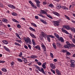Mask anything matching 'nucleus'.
<instances>
[{
  "label": "nucleus",
  "mask_w": 75,
  "mask_h": 75,
  "mask_svg": "<svg viewBox=\"0 0 75 75\" xmlns=\"http://www.w3.org/2000/svg\"><path fill=\"white\" fill-rule=\"evenodd\" d=\"M35 67L36 69H37L40 72H42L43 74H45V72L44 71L43 68H42L41 69L40 67L37 65L35 66Z\"/></svg>",
  "instance_id": "f257e3e1"
},
{
  "label": "nucleus",
  "mask_w": 75,
  "mask_h": 75,
  "mask_svg": "<svg viewBox=\"0 0 75 75\" xmlns=\"http://www.w3.org/2000/svg\"><path fill=\"white\" fill-rule=\"evenodd\" d=\"M25 41L28 44H32V42H31V40L30 38L28 37L25 39Z\"/></svg>",
  "instance_id": "f03ea898"
},
{
  "label": "nucleus",
  "mask_w": 75,
  "mask_h": 75,
  "mask_svg": "<svg viewBox=\"0 0 75 75\" xmlns=\"http://www.w3.org/2000/svg\"><path fill=\"white\" fill-rule=\"evenodd\" d=\"M50 38H54V36H52L51 35H47V40L49 42H51V40L50 39Z\"/></svg>",
  "instance_id": "7ed1b4c3"
},
{
  "label": "nucleus",
  "mask_w": 75,
  "mask_h": 75,
  "mask_svg": "<svg viewBox=\"0 0 75 75\" xmlns=\"http://www.w3.org/2000/svg\"><path fill=\"white\" fill-rule=\"evenodd\" d=\"M35 1L36 3V5H37L38 7H40V1L38 0H34Z\"/></svg>",
  "instance_id": "20e7f679"
},
{
  "label": "nucleus",
  "mask_w": 75,
  "mask_h": 75,
  "mask_svg": "<svg viewBox=\"0 0 75 75\" xmlns=\"http://www.w3.org/2000/svg\"><path fill=\"white\" fill-rule=\"evenodd\" d=\"M42 48L43 50V52H46L47 50H46V47L45 46L42 44L41 45Z\"/></svg>",
  "instance_id": "39448f33"
},
{
  "label": "nucleus",
  "mask_w": 75,
  "mask_h": 75,
  "mask_svg": "<svg viewBox=\"0 0 75 75\" xmlns=\"http://www.w3.org/2000/svg\"><path fill=\"white\" fill-rule=\"evenodd\" d=\"M54 25H57V26H58V25H59V23H60V22H59V21H54Z\"/></svg>",
  "instance_id": "423d86ee"
},
{
  "label": "nucleus",
  "mask_w": 75,
  "mask_h": 75,
  "mask_svg": "<svg viewBox=\"0 0 75 75\" xmlns=\"http://www.w3.org/2000/svg\"><path fill=\"white\" fill-rule=\"evenodd\" d=\"M63 28H65L66 30H70V29L71 28H70V27L68 25H64L63 26Z\"/></svg>",
  "instance_id": "0eeeda50"
},
{
  "label": "nucleus",
  "mask_w": 75,
  "mask_h": 75,
  "mask_svg": "<svg viewBox=\"0 0 75 75\" xmlns=\"http://www.w3.org/2000/svg\"><path fill=\"white\" fill-rule=\"evenodd\" d=\"M61 30L64 33H66V34H69V33H68V32L67 30H65V29H64L63 28H61Z\"/></svg>",
  "instance_id": "6e6552de"
},
{
  "label": "nucleus",
  "mask_w": 75,
  "mask_h": 75,
  "mask_svg": "<svg viewBox=\"0 0 75 75\" xmlns=\"http://www.w3.org/2000/svg\"><path fill=\"white\" fill-rule=\"evenodd\" d=\"M50 66L52 69H55V65L53 63H51L50 64Z\"/></svg>",
  "instance_id": "1a4fd4ad"
},
{
  "label": "nucleus",
  "mask_w": 75,
  "mask_h": 75,
  "mask_svg": "<svg viewBox=\"0 0 75 75\" xmlns=\"http://www.w3.org/2000/svg\"><path fill=\"white\" fill-rule=\"evenodd\" d=\"M37 56L35 55H32L30 57V58H31L32 59H35L36 58H37Z\"/></svg>",
  "instance_id": "9d476101"
},
{
  "label": "nucleus",
  "mask_w": 75,
  "mask_h": 75,
  "mask_svg": "<svg viewBox=\"0 0 75 75\" xmlns=\"http://www.w3.org/2000/svg\"><path fill=\"white\" fill-rule=\"evenodd\" d=\"M30 35L31 37H32V38H36V36H35V35L32 33H30Z\"/></svg>",
  "instance_id": "9b49d317"
},
{
  "label": "nucleus",
  "mask_w": 75,
  "mask_h": 75,
  "mask_svg": "<svg viewBox=\"0 0 75 75\" xmlns=\"http://www.w3.org/2000/svg\"><path fill=\"white\" fill-rule=\"evenodd\" d=\"M8 7H10V8H13V9H14L15 8H16V7L12 5H8Z\"/></svg>",
  "instance_id": "f8f14e48"
},
{
  "label": "nucleus",
  "mask_w": 75,
  "mask_h": 75,
  "mask_svg": "<svg viewBox=\"0 0 75 75\" xmlns=\"http://www.w3.org/2000/svg\"><path fill=\"white\" fill-rule=\"evenodd\" d=\"M35 48L36 49H37L38 50L41 51V47H40V46L39 45H37L35 47Z\"/></svg>",
  "instance_id": "ddd939ff"
},
{
  "label": "nucleus",
  "mask_w": 75,
  "mask_h": 75,
  "mask_svg": "<svg viewBox=\"0 0 75 75\" xmlns=\"http://www.w3.org/2000/svg\"><path fill=\"white\" fill-rule=\"evenodd\" d=\"M46 64H47V63L45 62L42 64V67L44 68V69H46Z\"/></svg>",
  "instance_id": "4468645a"
},
{
  "label": "nucleus",
  "mask_w": 75,
  "mask_h": 75,
  "mask_svg": "<svg viewBox=\"0 0 75 75\" xmlns=\"http://www.w3.org/2000/svg\"><path fill=\"white\" fill-rule=\"evenodd\" d=\"M41 35L43 37H44V38L46 37V36H47V35H46V34L43 32H41Z\"/></svg>",
  "instance_id": "2eb2a0df"
},
{
  "label": "nucleus",
  "mask_w": 75,
  "mask_h": 75,
  "mask_svg": "<svg viewBox=\"0 0 75 75\" xmlns=\"http://www.w3.org/2000/svg\"><path fill=\"white\" fill-rule=\"evenodd\" d=\"M53 14L55 15H56V16H58V17L60 16V15H59V14L58 13V12H53Z\"/></svg>",
  "instance_id": "dca6fc26"
},
{
  "label": "nucleus",
  "mask_w": 75,
  "mask_h": 75,
  "mask_svg": "<svg viewBox=\"0 0 75 75\" xmlns=\"http://www.w3.org/2000/svg\"><path fill=\"white\" fill-rule=\"evenodd\" d=\"M58 40L61 41L62 42H64V39H63L62 37H61L60 38H59Z\"/></svg>",
  "instance_id": "f3484780"
},
{
  "label": "nucleus",
  "mask_w": 75,
  "mask_h": 75,
  "mask_svg": "<svg viewBox=\"0 0 75 75\" xmlns=\"http://www.w3.org/2000/svg\"><path fill=\"white\" fill-rule=\"evenodd\" d=\"M40 21L42 22V23H43L44 24H47V23L46 22H45V21H44L43 19H40Z\"/></svg>",
  "instance_id": "a211bd4d"
},
{
  "label": "nucleus",
  "mask_w": 75,
  "mask_h": 75,
  "mask_svg": "<svg viewBox=\"0 0 75 75\" xmlns=\"http://www.w3.org/2000/svg\"><path fill=\"white\" fill-rule=\"evenodd\" d=\"M61 7V5H57L56 6V8L57 9H60Z\"/></svg>",
  "instance_id": "6ab92c4d"
},
{
  "label": "nucleus",
  "mask_w": 75,
  "mask_h": 75,
  "mask_svg": "<svg viewBox=\"0 0 75 75\" xmlns=\"http://www.w3.org/2000/svg\"><path fill=\"white\" fill-rule=\"evenodd\" d=\"M54 35L55 36L56 38H57L58 39L59 38V35L57 34V33H54Z\"/></svg>",
  "instance_id": "aec40b11"
},
{
  "label": "nucleus",
  "mask_w": 75,
  "mask_h": 75,
  "mask_svg": "<svg viewBox=\"0 0 75 75\" xmlns=\"http://www.w3.org/2000/svg\"><path fill=\"white\" fill-rule=\"evenodd\" d=\"M57 75H61V73L60 71L58 69H57L56 71Z\"/></svg>",
  "instance_id": "412c9836"
},
{
  "label": "nucleus",
  "mask_w": 75,
  "mask_h": 75,
  "mask_svg": "<svg viewBox=\"0 0 75 75\" xmlns=\"http://www.w3.org/2000/svg\"><path fill=\"white\" fill-rule=\"evenodd\" d=\"M29 29L32 31H35V29H33L31 27H30L29 28Z\"/></svg>",
  "instance_id": "4be33fe9"
},
{
  "label": "nucleus",
  "mask_w": 75,
  "mask_h": 75,
  "mask_svg": "<svg viewBox=\"0 0 75 75\" xmlns=\"http://www.w3.org/2000/svg\"><path fill=\"white\" fill-rule=\"evenodd\" d=\"M32 44L34 46H35V40L34 39H32Z\"/></svg>",
  "instance_id": "5701e85b"
},
{
  "label": "nucleus",
  "mask_w": 75,
  "mask_h": 75,
  "mask_svg": "<svg viewBox=\"0 0 75 75\" xmlns=\"http://www.w3.org/2000/svg\"><path fill=\"white\" fill-rule=\"evenodd\" d=\"M4 49H5L6 51H10V50L8 49L7 47H6V46H4Z\"/></svg>",
  "instance_id": "b1692460"
},
{
  "label": "nucleus",
  "mask_w": 75,
  "mask_h": 75,
  "mask_svg": "<svg viewBox=\"0 0 75 75\" xmlns=\"http://www.w3.org/2000/svg\"><path fill=\"white\" fill-rule=\"evenodd\" d=\"M70 30L72 32L75 33V29L74 27L70 28Z\"/></svg>",
  "instance_id": "393cba45"
},
{
  "label": "nucleus",
  "mask_w": 75,
  "mask_h": 75,
  "mask_svg": "<svg viewBox=\"0 0 75 75\" xmlns=\"http://www.w3.org/2000/svg\"><path fill=\"white\" fill-rule=\"evenodd\" d=\"M2 21L4 23H7L8 20L6 19L3 18L2 19Z\"/></svg>",
  "instance_id": "a878e982"
},
{
  "label": "nucleus",
  "mask_w": 75,
  "mask_h": 75,
  "mask_svg": "<svg viewBox=\"0 0 75 75\" xmlns=\"http://www.w3.org/2000/svg\"><path fill=\"white\" fill-rule=\"evenodd\" d=\"M47 6L48 7H51L52 8V7H54V5H52V4H48L47 5Z\"/></svg>",
  "instance_id": "bb28decb"
},
{
  "label": "nucleus",
  "mask_w": 75,
  "mask_h": 75,
  "mask_svg": "<svg viewBox=\"0 0 75 75\" xmlns=\"http://www.w3.org/2000/svg\"><path fill=\"white\" fill-rule=\"evenodd\" d=\"M22 59H23V61H25V63H27V59H25L24 57H22Z\"/></svg>",
  "instance_id": "cd10ccee"
},
{
  "label": "nucleus",
  "mask_w": 75,
  "mask_h": 75,
  "mask_svg": "<svg viewBox=\"0 0 75 75\" xmlns=\"http://www.w3.org/2000/svg\"><path fill=\"white\" fill-rule=\"evenodd\" d=\"M41 12H42V14H45L46 15V14H47V13L46 12H45V11L43 10H41Z\"/></svg>",
  "instance_id": "c85d7f7f"
},
{
  "label": "nucleus",
  "mask_w": 75,
  "mask_h": 75,
  "mask_svg": "<svg viewBox=\"0 0 75 75\" xmlns=\"http://www.w3.org/2000/svg\"><path fill=\"white\" fill-rule=\"evenodd\" d=\"M75 45L74 44H70V46H69V47L70 48H73V47H75Z\"/></svg>",
  "instance_id": "c756f323"
},
{
  "label": "nucleus",
  "mask_w": 75,
  "mask_h": 75,
  "mask_svg": "<svg viewBox=\"0 0 75 75\" xmlns=\"http://www.w3.org/2000/svg\"><path fill=\"white\" fill-rule=\"evenodd\" d=\"M11 14L12 16H17V13L14 12L12 13Z\"/></svg>",
  "instance_id": "7c9ffc66"
},
{
  "label": "nucleus",
  "mask_w": 75,
  "mask_h": 75,
  "mask_svg": "<svg viewBox=\"0 0 75 75\" xmlns=\"http://www.w3.org/2000/svg\"><path fill=\"white\" fill-rule=\"evenodd\" d=\"M12 21H14V22H15V23H19L18 21H17L16 19L14 18H13L12 19Z\"/></svg>",
  "instance_id": "2f4dec72"
},
{
  "label": "nucleus",
  "mask_w": 75,
  "mask_h": 75,
  "mask_svg": "<svg viewBox=\"0 0 75 75\" xmlns=\"http://www.w3.org/2000/svg\"><path fill=\"white\" fill-rule=\"evenodd\" d=\"M31 24L32 25H33V27H37L36 24L34 23H31Z\"/></svg>",
  "instance_id": "473e14b6"
},
{
  "label": "nucleus",
  "mask_w": 75,
  "mask_h": 75,
  "mask_svg": "<svg viewBox=\"0 0 75 75\" xmlns=\"http://www.w3.org/2000/svg\"><path fill=\"white\" fill-rule=\"evenodd\" d=\"M47 16L50 18H51V19H52V17L51 16V15H50L48 14L47 13V14H46Z\"/></svg>",
  "instance_id": "72a5a7b5"
},
{
  "label": "nucleus",
  "mask_w": 75,
  "mask_h": 75,
  "mask_svg": "<svg viewBox=\"0 0 75 75\" xmlns=\"http://www.w3.org/2000/svg\"><path fill=\"white\" fill-rule=\"evenodd\" d=\"M62 8L63 10H68V8L65 6H63L62 7Z\"/></svg>",
  "instance_id": "f704fd0d"
},
{
  "label": "nucleus",
  "mask_w": 75,
  "mask_h": 75,
  "mask_svg": "<svg viewBox=\"0 0 75 75\" xmlns=\"http://www.w3.org/2000/svg\"><path fill=\"white\" fill-rule=\"evenodd\" d=\"M3 42L5 44H8V41L7 40H3Z\"/></svg>",
  "instance_id": "c9c22d12"
},
{
  "label": "nucleus",
  "mask_w": 75,
  "mask_h": 75,
  "mask_svg": "<svg viewBox=\"0 0 75 75\" xmlns=\"http://www.w3.org/2000/svg\"><path fill=\"white\" fill-rule=\"evenodd\" d=\"M64 16H65V17H66V18H67V20H71L70 19V18H69V17L68 16H67L65 15Z\"/></svg>",
  "instance_id": "e433bc0d"
},
{
  "label": "nucleus",
  "mask_w": 75,
  "mask_h": 75,
  "mask_svg": "<svg viewBox=\"0 0 75 75\" xmlns=\"http://www.w3.org/2000/svg\"><path fill=\"white\" fill-rule=\"evenodd\" d=\"M17 59L18 62H23V60L22 59L19 58Z\"/></svg>",
  "instance_id": "4c0bfd02"
},
{
  "label": "nucleus",
  "mask_w": 75,
  "mask_h": 75,
  "mask_svg": "<svg viewBox=\"0 0 75 75\" xmlns=\"http://www.w3.org/2000/svg\"><path fill=\"white\" fill-rule=\"evenodd\" d=\"M1 70L2 71H3L4 72H7V70L6 69L3 68L1 69Z\"/></svg>",
  "instance_id": "58836bf2"
},
{
  "label": "nucleus",
  "mask_w": 75,
  "mask_h": 75,
  "mask_svg": "<svg viewBox=\"0 0 75 75\" xmlns=\"http://www.w3.org/2000/svg\"><path fill=\"white\" fill-rule=\"evenodd\" d=\"M14 64H15V63H14V62H11V67H13V66H14Z\"/></svg>",
  "instance_id": "ea45409f"
},
{
  "label": "nucleus",
  "mask_w": 75,
  "mask_h": 75,
  "mask_svg": "<svg viewBox=\"0 0 75 75\" xmlns=\"http://www.w3.org/2000/svg\"><path fill=\"white\" fill-rule=\"evenodd\" d=\"M14 44L16 45H18V46H19V47H21V45L19 44V43H17V42H15L14 43Z\"/></svg>",
  "instance_id": "a19ab883"
},
{
  "label": "nucleus",
  "mask_w": 75,
  "mask_h": 75,
  "mask_svg": "<svg viewBox=\"0 0 75 75\" xmlns=\"http://www.w3.org/2000/svg\"><path fill=\"white\" fill-rule=\"evenodd\" d=\"M66 44L67 45H68L69 47L70 45H71V44H70L69 43V42L68 41H67L66 42Z\"/></svg>",
  "instance_id": "79ce46f5"
},
{
  "label": "nucleus",
  "mask_w": 75,
  "mask_h": 75,
  "mask_svg": "<svg viewBox=\"0 0 75 75\" xmlns=\"http://www.w3.org/2000/svg\"><path fill=\"white\" fill-rule=\"evenodd\" d=\"M16 41H17V42H19V43H20V44H21V43H22V41H21V40H16Z\"/></svg>",
  "instance_id": "37998d69"
},
{
  "label": "nucleus",
  "mask_w": 75,
  "mask_h": 75,
  "mask_svg": "<svg viewBox=\"0 0 75 75\" xmlns=\"http://www.w3.org/2000/svg\"><path fill=\"white\" fill-rule=\"evenodd\" d=\"M75 65L74 63H72L71 64V67H72V68H74L75 67Z\"/></svg>",
  "instance_id": "c03bdc74"
},
{
  "label": "nucleus",
  "mask_w": 75,
  "mask_h": 75,
  "mask_svg": "<svg viewBox=\"0 0 75 75\" xmlns=\"http://www.w3.org/2000/svg\"><path fill=\"white\" fill-rule=\"evenodd\" d=\"M50 70L51 72H53V73L54 74H55V71L53 70V69H51Z\"/></svg>",
  "instance_id": "a18cd8bd"
},
{
  "label": "nucleus",
  "mask_w": 75,
  "mask_h": 75,
  "mask_svg": "<svg viewBox=\"0 0 75 75\" xmlns=\"http://www.w3.org/2000/svg\"><path fill=\"white\" fill-rule=\"evenodd\" d=\"M67 51V50H62L61 51V52H63V53H65V52H66Z\"/></svg>",
  "instance_id": "49530a36"
},
{
  "label": "nucleus",
  "mask_w": 75,
  "mask_h": 75,
  "mask_svg": "<svg viewBox=\"0 0 75 75\" xmlns=\"http://www.w3.org/2000/svg\"><path fill=\"white\" fill-rule=\"evenodd\" d=\"M50 56L52 58H54V56L53 55V54L52 53H51V52H50Z\"/></svg>",
  "instance_id": "de8ad7c7"
},
{
  "label": "nucleus",
  "mask_w": 75,
  "mask_h": 75,
  "mask_svg": "<svg viewBox=\"0 0 75 75\" xmlns=\"http://www.w3.org/2000/svg\"><path fill=\"white\" fill-rule=\"evenodd\" d=\"M37 63L39 66H40V65H42L41 63L40 62H37Z\"/></svg>",
  "instance_id": "09e8293b"
},
{
  "label": "nucleus",
  "mask_w": 75,
  "mask_h": 75,
  "mask_svg": "<svg viewBox=\"0 0 75 75\" xmlns=\"http://www.w3.org/2000/svg\"><path fill=\"white\" fill-rule=\"evenodd\" d=\"M64 48H69V47H68V45H64Z\"/></svg>",
  "instance_id": "8fccbe9b"
},
{
  "label": "nucleus",
  "mask_w": 75,
  "mask_h": 75,
  "mask_svg": "<svg viewBox=\"0 0 75 75\" xmlns=\"http://www.w3.org/2000/svg\"><path fill=\"white\" fill-rule=\"evenodd\" d=\"M66 52V54H67V55H71V53L69 52L67 50Z\"/></svg>",
  "instance_id": "3c124183"
},
{
  "label": "nucleus",
  "mask_w": 75,
  "mask_h": 75,
  "mask_svg": "<svg viewBox=\"0 0 75 75\" xmlns=\"http://www.w3.org/2000/svg\"><path fill=\"white\" fill-rule=\"evenodd\" d=\"M29 3H30V4L32 6V5H33L34 4H33V2H31V1H29Z\"/></svg>",
  "instance_id": "603ef678"
},
{
  "label": "nucleus",
  "mask_w": 75,
  "mask_h": 75,
  "mask_svg": "<svg viewBox=\"0 0 75 75\" xmlns=\"http://www.w3.org/2000/svg\"><path fill=\"white\" fill-rule=\"evenodd\" d=\"M43 4L44 5H46L47 6V5H48V4H47V3H46V2H43Z\"/></svg>",
  "instance_id": "864d4df0"
},
{
  "label": "nucleus",
  "mask_w": 75,
  "mask_h": 75,
  "mask_svg": "<svg viewBox=\"0 0 75 75\" xmlns=\"http://www.w3.org/2000/svg\"><path fill=\"white\" fill-rule=\"evenodd\" d=\"M38 16H40V17H42V18H44V16L41 15V14H38Z\"/></svg>",
  "instance_id": "5fc2aeb1"
},
{
  "label": "nucleus",
  "mask_w": 75,
  "mask_h": 75,
  "mask_svg": "<svg viewBox=\"0 0 75 75\" xmlns=\"http://www.w3.org/2000/svg\"><path fill=\"white\" fill-rule=\"evenodd\" d=\"M71 64H74L75 62V61L71 60Z\"/></svg>",
  "instance_id": "6e6d98bb"
},
{
  "label": "nucleus",
  "mask_w": 75,
  "mask_h": 75,
  "mask_svg": "<svg viewBox=\"0 0 75 75\" xmlns=\"http://www.w3.org/2000/svg\"><path fill=\"white\" fill-rule=\"evenodd\" d=\"M28 46L29 49H31V46L29 44L28 45Z\"/></svg>",
  "instance_id": "4d7b16f0"
},
{
  "label": "nucleus",
  "mask_w": 75,
  "mask_h": 75,
  "mask_svg": "<svg viewBox=\"0 0 75 75\" xmlns=\"http://www.w3.org/2000/svg\"><path fill=\"white\" fill-rule=\"evenodd\" d=\"M32 7H33L34 8H37L34 5V4L32 5Z\"/></svg>",
  "instance_id": "13d9d810"
},
{
  "label": "nucleus",
  "mask_w": 75,
  "mask_h": 75,
  "mask_svg": "<svg viewBox=\"0 0 75 75\" xmlns=\"http://www.w3.org/2000/svg\"><path fill=\"white\" fill-rule=\"evenodd\" d=\"M22 55H23V53H22V52H21L20 54L19 55V57H21Z\"/></svg>",
  "instance_id": "bf43d9fd"
},
{
  "label": "nucleus",
  "mask_w": 75,
  "mask_h": 75,
  "mask_svg": "<svg viewBox=\"0 0 75 75\" xmlns=\"http://www.w3.org/2000/svg\"><path fill=\"white\" fill-rule=\"evenodd\" d=\"M17 27H18V28H21V26L20 25L18 24L17 25Z\"/></svg>",
  "instance_id": "052dcab7"
},
{
  "label": "nucleus",
  "mask_w": 75,
  "mask_h": 75,
  "mask_svg": "<svg viewBox=\"0 0 75 75\" xmlns=\"http://www.w3.org/2000/svg\"><path fill=\"white\" fill-rule=\"evenodd\" d=\"M72 41L73 42V43L75 44V39H72Z\"/></svg>",
  "instance_id": "680f3d73"
},
{
  "label": "nucleus",
  "mask_w": 75,
  "mask_h": 75,
  "mask_svg": "<svg viewBox=\"0 0 75 75\" xmlns=\"http://www.w3.org/2000/svg\"><path fill=\"white\" fill-rule=\"evenodd\" d=\"M3 24V22H2V21L0 20V25H1Z\"/></svg>",
  "instance_id": "e2e57ef3"
},
{
  "label": "nucleus",
  "mask_w": 75,
  "mask_h": 75,
  "mask_svg": "<svg viewBox=\"0 0 75 75\" xmlns=\"http://www.w3.org/2000/svg\"><path fill=\"white\" fill-rule=\"evenodd\" d=\"M5 61H3L0 60V63H4Z\"/></svg>",
  "instance_id": "0e129e2a"
},
{
  "label": "nucleus",
  "mask_w": 75,
  "mask_h": 75,
  "mask_svg": "<svg viewBox=\"0 0 75 75\" xmlns=\"http://www.w3.org/2000/svg\"><path fill=\"white\" fill-rule=\"evenodd\" d=\"M24 47L25 49H28V47H27V46L26 45H25L24 46Z\"/></svg>",
  "instance_id": "69168bd1"
},
{
  "label": "nucleus",
  "mask_w": 75,
  "mask_h": 75,
  "mask_svg": "<svg viewBox=\"0 0 75 75\" xmlns=\"http://www.w3.org/2000/svg\"><path fill=\"white\" fill-rule=\"evenodd\" d=\"M69 38H72V36L71 35H70V36H69Z\"/></svg>",
  "instance_id": "338daca9"
},
{
  "label": "nucleus",
  "mask_w": 75,
  "mask_h": 75,
  "mask_svg": "<svg viewBox=\"0 0 75 75\" xmlns=\"http://www.w3.org/2000/svg\"><path fill=\"white\" fill-rule=\"evenodd\" d=\"M57 45H60V43L59 42H57Z\"/></svg>",
  "instance_id": "774afa93"
}]
</instances>
